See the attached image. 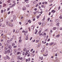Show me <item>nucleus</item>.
<instances>
[{
  "label": "nucleus",
  "instance_id": "12",
  "mask_svg": "<svg viewBox=\"0 0 62 62\" xmlns=\"http://www.w3.org/2000/svg\"><path fill=\"white\" fill-rule=\"evenodd\" d=\"M6 57H7L8 59H10V58L7 55L6 56Z\"/></svg>",
  "mask_w": 62,
  "mask_h": 62
},
{
  "label": "nucleus",
  "instance_id": "60",
  "mask_svg": "<svg viewBox=\"0 0 62 62\" xmlns=\"http://www.w3.org/2000/svg\"><path fill=\"white\" fill-rule=\"evenodd\" d=\"M10 12L9 11V12L8 13V14H10Z\"/></svg>",
  "mask_w": 62,
  "mask_h": 62
},
{
  "label": "nucleus",
  "instance_id": "15",
  "mask_svg": "<svg viewBox=\"0 0 62 62\" xmlns=\"http://www.w3.org/2000/svg\"><path fill=\"white\" fill-rule=\"evenodd\" d=\"M39 41V40H37L36 41V43H38Z\"/></svg>",
  "mask_w": 62,
  "mask_h": 62
},
{
  "label": "nucleus",
  "instance_id": "48",
  "mask_svg": "<svg viewBox=\"0 0 62 62\" xmlns=\"http://www.w3.org/2000/svg\"><path fill=\"white\" fill-rule=\"evenodd\" d=\"M12 5V4L10 3L9 4V6H11Z\"/></svg>",
  "mask_w": 62,
  "mask_h": 62
},
{
  "label": "nucleus",
  "instance_id": "3",
  "mask_svg": "<svg viewBox=\"0 0 62 62\" xmlns=\"http://www.w3.org/2000/svg\"><path fill=\"white\" fill-rule=\"evenodd\" d=\"M22 10H25L26 9V7H23L22 8Z\"/></svg>",
  "mask_w": 62,
  "mask_h": 62
},
{
  "label": "nucleus",
  "instance_id": "53",
  "mask_svg": "<svg viewBox=\"0 0 62 62\" xmlns=\"http://www.w3.org/2000/svg\"><path fill=\"white\" fill-rule=\"evenodd\" d=\"M35 20H36V19H35V18H34L33 19V21H35Z\"/></svg>",
  "mask_w": 62,
  "mask_h": 62
},
{
  "label": "nucleus",
  "instance_id": "2",
  "mask_svg": "<svg viewBox=\"0 0 62 62\" xmlns=\"http://www.w3.org/2000/svg\"><path fill=\"white\" fill-rule=\"evenodd\" d=\"M8 25L10 27H12L13 26V23H9Z\"/></svg>",
  "mask_w": 62,
  "mask_h": 62
},
{
  "label": "nucleus",
  "instance_id": "34",
  "mask_svg": "<svg viewBox=\"0 0 62 62\" xmlns=\"http://www.w3.org/2000/svg\"><path fill=\"white\" fill-rule=\"evenodd\" d=\"M4 58L5 60H6V59H7V58H6V57H4Z\"/></svg>",
  "mask_w": 62,
  "mask_h": 62
},
{
  "label": "nucleus",
  "instance_id": "27",
  "mask_svg": "<svg viewBox=\"0 0 62 62\" xmlns=\"http://www.w3.org/2000/svg\"><path fill=\"white\" fill-rule=\"evenodd\" d=\"M39 16H37V19H39Z\"/></svg>",
  "mask_w": 62,
  "mask_h": 62
},
{
  "label": "nucleus",
  "instance_id": "51",
  "mask_svg": "<svg viewBox=\"0 0 62 62\" xmlns=\"http://www.w3.org/2000/svg\"><path fill=\"white\" fill-rule=\"evenodd\" d=\"M35 31H36L35 32H37H37H38V30H37V29H35Z\"/></svg>",
  "mask_w": 62,
  "mask_h": 62
},
{
  "label": "nucleus",
  "instance_id": "18",
  "mask_svg": "<svg viewBox=\"0 0 62 62\" xmlns=\"http://www.w3.org/2000/svg\"><path fill=\"white\" fill-rule=\"evenodd\" d=\"M48 1L51 3H52L53 2V0H49Z\"/></svg>",
  "mask_w": 62,
  "mask_h": 62
},
{
  "label": "nucleus",
  "instance_id": "37",
  "mask_svg": "<svg viewBox=\"0 0 62 62\" xmlns=\"http://www.w3.org/2000/svg\"><path fill=\"white\" fill-rule=\"evenodd\" d=\"M50 18H48L47 19V21L48 22H49V20H50Z\"/></svg>",
  "mask_w": 62,
  "mask_h": 62
},
{
  "label": "nucleus",
  "instance_id": "28",
  "mask_svg": "<svg viewBox=\"0 0 62 62\" xmlns=\"http://www.w3.org/2000/svg\"><path fill=\"white\" fill-rule=\"evenodd\" d=\"M60 8H61L60 7V6H59L58 8V10H59L60 9Z\"/></svg>",
  "mask_w": 62,
  "mask_h": 62
},
{
  "label": "nucleus",
  "instance_id": "23",
  "mask_svg": "<svg viewBox=\"0 0 62 62\" xmlns=\"http://www.w3.org/2000/svg\"><path fill=\"white\" fill-rule=\"evenodd\" d=\"M56 29V28L55 27H54L53 28V30H55Z\"/></svg>",
  "mask_w": 62,
  "mask_h": 62
},
{
  "label": "nucleus",
  "instance_id": "4",
  "mask_svg": "<svg viewBox=\"0 0 62 62\" xmlns=\"http://www.w3.org/2000/svg\"><path fill=\"white\" fill-rule=\"evenodd\" d=\"M21 57V55H19L17 56V59L18 60H20V58Z\"/></svg>",
  "mask_w": 62,
  "mask_h": 62
},
{
  "label": "nucleus",
  "instance_id": "64",
  "mask_svg": "<svg viewBox=\"0 0 62 62\" xmlns=\"http://www.w3.org/2000/svg\"><path fill=\"white\" fill-rule=\"evenodd\" d=\"M48 44H48V43H47L46 44V46H48Z\"/></svg>",
  "mask_w": 62,
  "mask_h": 62
},
{
  "label": "nucleus",
  "instance_id": "17",
  "mask_svg": "<svg viewBox=\"0 0 62 62\" xmlns=\"http://www.w3.org/2000/svg\"><path fill=\"white\" fill-rule=\"evenodd\" d=\"M15 6V4H12V8L13 7H14V6Z\"/></svg>",
  "mask_w": 62,
  "mask_h": 62
},
{
  "label": "nucleus",
  "instance_id": "61",
  "mask_svg": "<svg viewBox=\"0 0 62 62\" xmlns=\"http://www.w3.org/2000/svg\"><path fill=\"white\" fill-rule=\"evenodd\" d=\"M26 50V48H25L24 49L23 51H25Z\"/></svg>",
  "mask_w": 62,
  "mask_h": 62
},
{
  "label": "nucleus",
  "instance_id": "13",
  "mask_svg": "<svg viewBox=\"0 0 62 62\" xmlns=\"http://www.w3.org/2000/svg\"><path fill=\"white\" fill-rule=\"evenodd\" d=\"M42 23L41 22H38V24L39 25H40Z\"/></svg>",
  "mask_w": 62,
  "mask_h": 62
},
{
  "label": "nucleus",
  "instance_id": "19",
  "mask_svg": "<svg viewBox=\"0 0 62 62\" xmlns=\"http://www.w3.org/2000/svg\"><path fill=\"white\" fill-rule=\"evenodd\" d=\"M3 21V19L2 18H1V19L0 20V22H2Z\"/></svg>",
  "mask_w": 62,
  "mask_h": 62
},
{
  "label": "nucleus",
  "instance_id": "6",
  "mask_svg": "<svg viewBox=\"0 0 62 62\" xmlns=\"http://www.w3.org/2000/svg\"><path fill=\"white\" fill-rule=\"evenodd\" d=\"M13 17L14 20H16V16H15V15H14Z\"/></svg>",
  "mask_w": 62,
  "mask_h": 62
},
{
  "label": "nucleus",
  "instance_id": "58",
  "mask_svg": "<svg viewBox=\"0 0 62 62\" xmlns=\"http://www.w3.org/2000/svg\"><path fill=\"white\" fill-rule=\"evenodd\" d=\"M32 53H33V54H34L35 53V51L34 50L32 52Z\"/></svg>",
  "mask_w": 62,
  "mask_h": 62
},
{
  "label": "nucleus",
  "instance_id": "26",
  "mask_svg": "<svg viewBox=\"0 0 62 62\" xmlns=\"http://www.w3.org/2000/svg\"><path fill=\"white\" fill-rule=\"evenodd\" d=\"M12 46H14L15 45V44H12Z\"/></svg>",
  "mask_w": 62,
  "mask_h": 62
},
{
  "label": "nucleus",
  "instance_id": "59",
  "mask_svg": "<svg viewBox=\"0 0 62 62\" xmlns=\"http://www.w3.org/2000/svg\"><path fill=\"white\" fill-rule=\"evenodd\" d=\"M22 41V40H21V39H20L19 40V42H21V41Z\"/></svg>",
  "mask_w": 62,
  "mask_h": 62
},
{
  "label": "nucleus",
  "instance_id": "25",
  "mask_svg": "<svg viewBox=\"0 0 62 62\" xmlns=\"http://www.w3.org/2000/svg\"><path fill=\"white\" fill-rule=\"evenodd\" d=\"M17 47V46H14L13 47V48H16Z\"/></svg>",
  "mask_w": 62,
  "mask_h": 62
},
{
  "label": "nucleus",
  "instance_id": "5",
  "mask_svg": "<svg viewBox=\"0 0 62 62\" xmlns=\"http://www.w3.org/2000/svg\"><path fill=\"white\" fill-rule=\"evenodd\" d=\"M55 12H56L55 10H52L51 12V13H54Z\"/></svg>",
  "mask_w": 62,
  "mask_h": 62
},
{
  "label": "nucleus",
  "instance_id": "21",
  "mask_svg": "<svg viewBox=\"0 0 62 62\" xmlns=\"http://www.w3.org/2000/svg\"><path fill=\"white\" fill-rule=\"evenodd\" d=\"M23 57H20V58L19 59V60H22L23 59Z\"/></svg>",
  "mask_w": 62,
  "mask_h": 62
},
{
  "label": "nucleus",
  "instance_id": "33",
  "mask_svg": "<svg viewBox=\"0 0 62 62\" xmlns=\"http://www.w3.org/2000/svg\"><path fill=\"white\" fill-rule=\"evenodd\" d=\"M43 36V34L42 33H40V34H39V36Z\"/></svg>",
  "mask_w": 62,
  "mask_h": 62
},
{
  "label": "nucleus",
  "instance_id": "29",
  "mask_svg": "<svg viewBox=\"0 0 62 62\" xmlns=\"http://www.w3.org/2000/svg\"><path fill=\"white\" fill-rule=\"evenodd\" d=\"M60 19H62V16H60Z\"/></svg>",
  "mask_w": 62,
  "mask_h": 62
},
{
  "label": "nucleus",
  "instance_id": "36",
  "mask_svg": "<svg viewBox=\"0 0 62 62\" xmlns=\"http://www.w3.org/2000/svg\"><path fill=\"white\" fill-rule=\"evenodd\" d=\"M8 35H11V33L10 32H9L8 33Z\"/></svg>",
  "mask_w": 62,
  "mask_h": 62
},
{
  "label": "nucleus",
  "instance_id": "31",
  "mask_svg": "<svg viewBox=\"0 0 62 62\" xmlns=\"http://www.w3.org/2000/svg\"><path fill=\"white\" fill-rule=\"evenodd\" d=\"M4 11V10H1V13H3V12Z\"/></svg>",
  "mask_w": 62,
  "mask_h": 62
},
{
  "label": "nucleus",
  "instance_id": "14",
  "mask_svg": "<svg viewBox=\"0 0 62 62\" xmlns=\"http://www.w3.org/2000/svg\"><path fill=\"white\" fill-rule=\"evenodd\" d=\"M3 31L2 30H0V34H2V33H3Z\"/></svg>",
  "mask_w": 62,
  "mask_h": 62
},
{
  "label": "nucleus",
  "instance_id": "7",
  "mask_svg": "<svg viewBox=\"0 0 62 62\" xmlns=\"http://www.w3.org/2000/svg\"><path fill=\"white\" fill-rule=\"evenodd\" d=\"M53 44H54V43L52 42V43H49V45H50V46H51V45H53Z\"/></svg>",
  "mask_w": 62,
  "mask_h": 62
},
{
  "label": "nucleus",
  "instance_id": "45",
  "mask_svg": "<svg viewBox=\"0 0 62 62\" xmlns=\"http://www.w3.org/2000/svg\"><path fill=\"white\" fill-rule=\"evenodd\" d=\"M60 35H57L56 36V37H59V36H60Z\"/></svg>",
  "mask_w": 62,
  "mask_h": 62
},
{
  "label": "nucleus",
  "instance_id": "41",
  "mask_svg": "<svg viewBox=\"0 0 62 62\" xmlns=\"http://www.w3.org/2000/svg\"><path fill=\"white\" fill-rule=\"evenodd\" d=\"M34 25H33L31 27V29L32 28H34Z\"/></svg>",
  "mask_w": 62,
  "mask_h": 62
},
{
  "label": "nucleus",
  "instance_id": "40",
  "mask_svg": "<svg viewBox=\"0 0 62 62\" xmlns=\"http://www.w3.org/2000/svg\"><path fill=\"white\" fill-rule=\"evenodd\" d=\"M55 56H57V53L55 54Z\"/></svg>",
  "mask_w": 62,
  "mask_h": 62
},
{
  "label": "nucleus",
  "instance_id": "63",
  "mask_svg": "<svg viewBox=\"0 0 62 62\" xmlns=\"http://www.w3.org/2000/svg\"><path fill=\"white\" fill-rule=\"evenodd\" d=\"M38 6H39V5L38 4H37L36 6V7H37Z\"/></svg>",
  "mask_w": 62,
  "mask_h": 62
},
{
  "label": "nucleus",
  "instance_id": "49",
  "mask_svg": "<svg viewBox=\"0 0 62 62\" xmlns=\"http://www.w3.org/2000/svg\"><path fill=\"white\" fill-rule=\"evenodd\" d=\"M20 52H18L17 53V54H20Z\"/></svg>",
  "mask_w": 62,
  "mask_h": 62
},
{
  "label": "nucleus",
  "instance_id": "9",
  "mask_svg": "<svg viewBox=\"0 0 62 62\" xmlns=\"http://www.w3.org/2000/svg\"><path fill=\"white\" fill-rule=\"evenodd\" d=\"M28 35H27L26 38V40H27L28 39Z\"/></svg>",
  "mask_w": 62,
  "mask_h": 62
},
{
  "label": "nucleus",
  "instance_id": "56",
  "mask_svg": "<svg viewBox=\"0 0 62 62\" xmlns=\"http://www.w3.org/2000/svg\"><path fill=\"white\" fill-rule=\"evenodd\" d=\"M45 48V46H43V49H44Z\"/></svg>",
  "mask_w": 62,
  "mask_h": 62
},
{
  "label": "nucleus",
  "instance_id": "30",
  "mask_svg": "<svg viewBox=\"0 0 62 62\" xmlns=\"http://www.w3.org/2000/svg\"><path fill=\"white\" fill-rule=\"evenodd\" d=\"M7 6V4H3L4 7H6V6Z\"/></svg>",
  "mask_w": 62,
  "mask_h": 62
},
{
  "label": "nucleus",
  "instance_id": "11",
  "mask_svg": "<svg viewBox=\"0 0 62 62\" xmlns=\"http://www.w3.org/2000/svg\"><path fill=\"white\" fill-rule=\"evenodd\" d=\"M60 23H58L56 24V25H57V26H59V25Z\"/></svg>",
  "mask_w": 62,
  "mask_h": 62
},
{
  "label": "nucleus",
  "instance_id": "39",
  "mask_svg": "<svg viewBox=\"0 0 62 62\" xmlns=\"http://www.w3.org/2000/svg\"><path fill=\"white\" fill-rule=\"evenodd\" d=\"M2 25V23H0V26H1Z\"/></svg>",
  "mask_w": 62,
  "mask_h": 62
},
{
  "label": "nucleus",
  "instance_id": "47",
  "mask_svg": "<svg viewBox=\"0 0 62 62\" xmlns=\"http://www.w3.org/2000/svg\"><path fill=\"white\" fill-rule=\"evenodd\" d=\"M28 61H30V58H29L28 59Z\"/></svg>",
  "mask_w": 62,
  "mask_h": 62
},
{
  "label": "nucleus",
  "instance_id": "10",
  "mask_svg": "<svg viewBox=\"0 0 62 62\" xmlns=\"http://www.w3.org/2000/svg\"><path fill=\"white\" fill-rule=\"evenodd\" d=\"M26 51V53L25 54V55H27L28 54V53L27 52H28V50H27Z\"/></svg>",
  "mask_w": 62,
  "mask_h": 62
},
{
  "label": "nucleus",
  "instance_id": "8",
  "mask_svg": "<svg viewBox=\"0 0 62 62\" xmlns=\"http://www.w3.org/2000/svg\"><path fill=\"white\" fill-rule=\"evenodd\" d=\"M7 51L6 50H4V53L5 54H7L8 53Z\"/></svg>",
  "mask_w": 62,
  "mask_h": 62
},
{
  "label": "nucleus",
  "instance_id": "62",
  "mask_svg": "<svg viewBox=\"0 0 62 62\" xmlns=\"http://www.w3.org/2000/svg\"><path fill=\"white\" fill-rule=\"evenodd\" d=\"M5 26H6L5 25H3L2 27H5Z\"/></svg>",
  "mask_w": 62,
  "mask_h": 62
},
{
  "label": "nucleus",
  "instance_id": "20",
  "mask_svg": "<svg viewBox=\"0 0 62 62\" xmlns=\"http://www.w3.org/2000/svg\"><path fill=\"white\" fill-rule=\"evenodd\" d=\"M44 52V50H42L41 51V53H43V52Z\"/></svg>",
  "mask_w": 62,
  "mask_h": 62
},
{
  "label": "nucleus",
  "instance_id": "50",
  "mask_svg": "<svg viewBox=\"0 0 62 62\" xmlns=\"http://www.w3.org/2000/svg\"><path fill=\"white\" fill-rule=\"evenodd\" d=\"M19 23L20 24V25H21V24H22V22H19Z\"/></svg>",
  "mask_w": 62,
  "mask_h": 62
},
{
  "label": "nucleus",
  "instance_id": "42",
  "mask_svg": "<svg viewBox=\"0 0 62 62\" xmlns=\"http://www.w3.org/2000/svg\"><path fill=\"white\" fill-rule=\"evenodd\" d=\"M14 52H16V51H17V50L16 49H15L14 50Z\"/></svg>",
  "mask_w": 62,
  "mask_h": 62
},
{
  "label": "nucleus",
  "instance_id": "24",
  "mask_svg": "<svg viewBox=\"0 0 62 62\" xmlns=\"http://www.w3.org/2000/svg\"><path fill=\"white\" fill-rule=\"evenodd\" d=\"M7 52H8V53H10V50H8Z\"/></svg>",
  "mask_w": 62,
  "mask_h": 62
},
{
  "label": "nucleus",
  "instance_id": "57",
  "mask_svg": "<svg viewBox=\"0 0 62 62\" xmlns=\"http://www.w3.org/2000/svg\"><path fill=\"white\" fill-rule=\"evenodd\" d=\"M40 44H39L38 45V47H40Z\"/></svg>",
  "mask_w": 62,
  "mask_h": 62
},
{
  "label": "nucleus",
  "instance_id": "1",
  "mask_svg": "<svg viewBox=\"0 0 62 62\" xmlns=\"http://www.w3.org/2000/svg\"><path fill=\"white\" fill-rule=\"evenodd\" d=\"M8 49H11V46H9V45L7 44V46H6L5 48V50H8Z\"/></svg>",
  "mask_w": 62,
  "mask_h": 62
},
{
  "label": "nucleus",
  "instance_id": "46",
  "mask_svg": "<svg viewBox=\"0 0 62 62\" xmlns=\"http://www.w3.org/2000/svg\"><path fill=\"white\" fill-rule=\"evenodd\" d=\"M5 37H6V36L4 35L3 36V39H5Z\"/></svg>",
  "mask_w": 62,
  "mask_h": 62
},
{
  "label": "nucleus",
  "instance_id": "32",
  "mask_svg": "<svg viewBox=\"0 0 62 62\" xmlns=\"http://www.w3.org/2000/svg\"><path fill=\"white\" fill-rule=\"evenodd\" d=\"M44 25H45V24H44V23H42V26H44Z\"/></svg>",
  "mask_w": 62,
  "mask_h": 62
},
{
  "label": "nucleus",
  "instance_id": "54",
  "mask_svg": "<svg viewBox=\"0 0 62 62\" xmlns=\"http://www.w3.org/2000/svg\"><path fill=\"white\" fill-rule=\"evenodd\" d=\"M32 39V37H31L30 38V40H31Z\"/></svg>",
  "mask_w": 62,
  "mask_h": 62
},
{
  "label": "nucleus",
  "instance_id": "52",
  "mask_svg": "<svg viewBox=\"0 0 62 62\" xmlns=\"http://www.w3.org/2000/svg\"><path fill=\"white\" fill-rule=\"evenodd\" d=\"M50 39H49L47 40V41H50Z\"/></svg>",
  "mask_w": 62,
  "mask_h": 62
},
{
  "label": "nucleus",
  "instance_id": "44",
  "mask_svg": "<svg viewBox=\"0 0 62 62\" xmlns=\"http://www.w3.org/2000/svg\"><path fill=\"white\" fill-rule=\"evenodd\" d=\"M43 57H42L41 59V60H43Z\"/></svg>",
  "mask_w": 62,
  "mask_h": 62
},
{
  "label": "nucleus",
  "instance_id": "35",
  "mask_svg": "<svg viewBox=\"0 0 62 62\" xmlns=\"http://www.w3.org/2000/svg\"><path fill=\"white\" fill-rule=\"evenodd\" d=\"M46 35V33H44V35H43V36H45Z\"/></svg>",
  "mask_w": 62,
  "mask_h": 62
},
{
  "label": "nucleus",
  "instance_id": "16",
  "mask_svg": "<svg viewBox=\"0 0 62 62\" xmlns=\"http://www.w3.org/2000/svg\"><path fill=\"white\" fill-rule=\"evenodd\" d=\"M45 16H44L43 17V18L42 19V21H44V20L45 19Z\"/></svg>",
  "mask_w": 62,
  "mask_h": 62
},
{
  "label": "nucleus",
  "instance_id": "55",
  "mask_svg": "<svg viewBox=\"0 0 62 62\" xmlns=\"http://www.w3.org/2000/svg\"><path fill=\"white\" fill-rule=\"evenodd\" d=\"M33 50V49H32L31 50V52H32V51Z\"/></svg>",
  "mask_w": 62,
  "mask_h": 62
},
{
  "label": "nucleus",
  "instance_id": "43",
  "mask_svg": "<svg viewBox=\"0 0 62 62\" xmlns=\"http://www.w3.org/2000/svg\"><path fill=\"white\" fill-rule=\"evenodd\" d=\"M41 32V30H40L39 32V34H40Z\"/></svg>",
  "mask_w": 62,
  "mask_h": 62
},
{
  "label": "nucleus",
  "instance_id": "22",
  "mask_svg": "<svg viewBox=\"0 0 62 62\" xmlns=\"http://www.w3.org/2000/svg\"><path fill=\"white\" fill-rule=\"evenodd\" d=\"M7 2H8L9 3H10V0H8L7 1Z\"/></svg>",
  "mask_w": 62,
  "mask_h": 62
},
{
  "label": "nucleus",
  "instance_id": "38",
  "mask_svg": "<svg viewBox=\"0 0 62 62\" xmlns=\"http://www.w3.org/2000/svg\"><path fill=\"white\" fill-rule=\"evenodd\" d=\"M41 6V7L42 8H43L44 6V5H42Z\"/></svg>",
  "mask_w": 62,
  "mask_h": 62
}]
</instances>
